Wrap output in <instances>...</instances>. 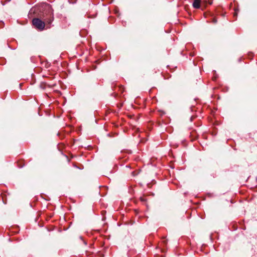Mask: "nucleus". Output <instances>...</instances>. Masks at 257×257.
<instances>
[{"mask_svg":"<svg viewBox=\"0 0 257 257\" xmlns=\"http://www.w3.org/2000/svg\"><path fill=\"white\" fill-rule=\"evenodd\" d=\"M216 22H217V21H216V20H214V23H216Z\"/></svg>","mask_w":257,"mask_h":257,"instance_id":"obj_5","label":"nucleus"},{"mask_svg":"<svg viewBox=\"0 0 257 257\" xmlns=\"http://www.w3.org/2000/svg\"><path fill=\"white\" fill-rule=\"evenodd\" d=\"M236 15H237V12H235L234 13V16H236Z\"/></svg>","mask_w":257,"mask_h":257,"instance_id":"obj_4","label":"nucleus"},{"mask_svg":"<svg viewBox=\"0 0 257 257\" xmlns=\"http://www.w3.org/2000/svg\"><path fill=\"white\" fill-rule=\"evenodd\" d=\"M201 0H194L193 3V7L195 9H199L200 7Z\"/></svg>","mask_w":257,"mask_h":257,"instance_id":"obj_2","label":"nucleus"},{"mask_svg":"<svg viewBox=\"0 0 257 257\" xmlns=\"http://www.w3.org/2000/svg\"><path fill=\"white\" fill-rule=\"evenodd\" d=\"M53 18L49 19L48 20H47L46 21V23H47L49 24H50L52 23V22L53 21Z\"/></svg>","mask_w":257,"mask_h":257,"instance_id":"obj_3","label":"nucleus"},{"mask_svg":"<svg viewBox=\"0 0 257 257\" xmlns=\"http://www.w3.org/2000/svg\"><path fill=\"white\" fill-rule=\"evenodd\" d=\"M32 24L35 28L40 31L43 30L45 28V23L39 18L33 19Z\"/></svg>","mask_w":257,"mask_h":257,"instance_id":"obj_1","label":"nucleus"},{"mask_svg":"<svg viewBox=\"0 0 257 257\" xmlns=\"http://www.w3.org/2000/svg\"><path fill=\"white\" fill-rule=\"evenodd\" d=\"M56 85V84L55 83V84H52V86H54V85Z\"/></svg>","mask_w":257,"mask_h":257,"instance_id":"obj_6","label":"nucleus"}]
</instances>
